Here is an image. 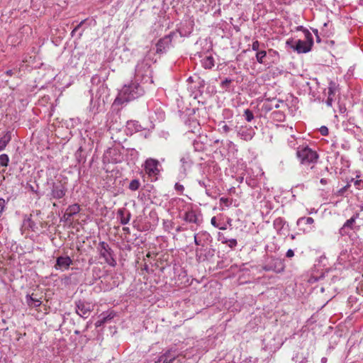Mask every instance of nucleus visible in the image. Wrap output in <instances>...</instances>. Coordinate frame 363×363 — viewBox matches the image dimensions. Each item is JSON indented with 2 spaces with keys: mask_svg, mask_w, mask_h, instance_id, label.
<instances>
[{
  "mask_svg": "<svg viewBox=\"0 0 363 363\" xmlns=\"http://www.w3.org/2000/svg\"><path fill=\"white\" fill-rule=\"evenodd\" d=\"M296 156L300 162L304 165L315 163L318 159V155L315 150L308 146H299L296 150Z\"/></svg>",
  "mask_w": 363,
  "mask_h": 363,
  "instance_id": "f257e3e1",
  "label": "nucleus"
},
{
  "mask_svg": "<svg viewBox=\"0 0 363 363\" xmlns=\"http://www.w3.org/2000/svg\"><path fill=\"white\" fill-rule=\"evenodd\" d=\"M305 40H298L295 45H291V48L298 53H306L311 50L313 45V38L311 33L308 30H304Z\"/></svg>",
  "mask_w": 363,
  "mask_h": 363,
  "instance_id": "f03ea898",
  "label": "nucleus"
},
{
  "mask_svg": "<svg viewBox=\"0 0 363 363\" xmlns=\"http://www.w3.org/2000/svg\"><path fill=\"white\" fill-rule=\"evenodd\" d=\"M100 256L103 257L105 262L111 267L116 265V261L112 256V250L109 245L105 242H100L99 244Z\"/></svg>",
  "mask_w": 363,
  "mask_h": 363,
  "instance_id": "7ed1b4c3",
  "label": "nucleus"
},
{
  "mask_svg": "<svg viewBox=\"0 0 363 363\" xmlns=\"http://www.w3.org/2000/svg\"><path fill=\"white\" fill-rule=\"evenodd\" d=\"M124 94H127V100H133L142 95V89L136 83H131L123 89Z\"/></svg>",
  "mask_w": 363,
  "mask_h": 363,
  "instance_id": "20e7f679",
  "label": "nucleus"
},
{
  "mask_svg": "<svg viewBox=\"0 0 363 363\" xmlns=\"http://www.w3.org/2000/svg\"><path fill=\"white\" fill-rule=\"evenodd\" d=\"M159 162L157 160L149 158L145 162V170L149 177L157 176L159 172Z\"/></svg>",
  "mask_w": 363,
  "mask_h": 363,
  "instance_id": "39448f33",
  "label": "nucleus"
},
{
  "mask_svg": "<svg viewBox=\"0 0 363 363\" xmlns=\"http://www.w3.org/2000/svg\"><path fill=\"white\" fill-rule=\"evenodd\" d=\"M67 192L65 184L61 182L54 184L51 191V196L53 199H60L64 197Z\"/></svg>",
  "mask_w": 363,
  "mask_h": 363,
  "instance_id": "423d86ee",
  "label": "nucleus"
},
{
  "mask_svg": "<svg viewBox=\"0 0 363 363\" xmlns=\"http://www.w3.org/2000/svg\"><path fill=\"white\" fill-rule=\"evenodd\" d=\"M76 312L82 318H87L91 312V306L88 303L79 301L76 303Z\"/></svg>",
  "mask_w": 363,
  "mask_h": 363,
  "instance_id": "0eeeda50",
  "label": "nucleus"
},
{
  "mask_svg": "<svg viewBox=\"0 0 363 363\" xmlns=\"http://www.w3.org/2000/svg\"><path fill=\"white\" fill-rule=\"evenodd\" d=\"M72 263V261L69 257H59L57 259L55 268L67 269Z\"/></svg>",
  "mask_w": 363,
  "mask_h": 363,
  "instance_id": "6e6552de",
  "label": "nucleus"
},
{
  "mask_svg": "<svg viewBox=\"0 0 363 363\" xmlns=\"http://www.w3.org/2000/svg\"><path fill=\"white\" fill-rule=\"evenodd\" d=\"M184 220L188 223H193L196 225L200 224L199 216L196 211L191 209L185 212L184 215Z\"/></svg>",
  "mask_w": 363,
  "mask_h": 363,
  "instance_id": "1a4fd4ad",
  "label": "nucleus"
},
{
  "mask_svg": "<svg viewBox=\"0 0 363 363\" xmlns=\"http://www.w3.org/2000/svg\"><path fill=\"white\" fill-rule=\"evenodd\" d=\"M177 359V357H176L174 354H172L170 350H168L160 356L155 363H172L174 361H176Z\"/></svg>",
  "mask_w": 363,
  "mask_h": 363,
  "instance_id": "9d476101",
  "label": "nucleus"
},
{
  "mask_svg": "<svg viewBox=\"0 0 363 363\" xmlns=\"http://www.w3.org/2000/svg\"><path fill=\"white\" fill-rule=\"evenodd\" d=\"M170 42L171 38H169V36L167 35L164 37L163 38L160 39L156 44L157 53L162 52Z\"/></svg>",
  "mask_w": 363,
  "mask_h": 363,
  "instance_id": "9b49d317",
  "label": "nucleus"
},
{
  "mask_svg": "<svg viewBox=\"0 0 363 363\" xmlns=\"http://www.w3.org/2000/svg\"><path fill=\"white\" fill-rule=\"evenodd\" d=\"M118 215L120 218L121 223L123 225L127 224L130 219V213L125 208H121L118 211Z\"/></svg>",
  "mask_w": 363,
  "mask_h": 363,
  "instance_id": "f8f14e48",
  "label": "nucleus"
},
{
  "mask_svg": "<svg viewBox=\"0 0 363 363\" xmlns=\"http://www.w3.org/2000/svg\"><path fill=\"white\" fill-rule=\"evenodd\" d=\"M80 211V206L79 205L75 203L73 205H71L68 206V208L66 210L65 216H67V218H70L73 216L74 215L77 214Z\"/></svg>",
  "mask_w": 363,
  "mask_h": 363,
  "instance_id": "ddd939ff",
  "label": "nucleus"
},
{
  "mask_svg": "<svg viewBox=\"0 0 363 363\" xmlns=\"http://www.w3.org/2000/svg\"><path fill=\"white\" fill-rule=\"evenodd\" d=\"M202 65L205 69H211L214 67V59L212 56H207L202 60Z\"/></svg>",
  "mask_w": 363,
  "mask_h": 363,
  "instance_id": "4468645a",
  "label": "nucleus"
},
{
  "mask_svg": "<svg viewBox=\"0 0 363 363\" xmlns=\"http://www.w3.org/2000/svg\"><path fill=\"white\" fill-rule=\"evenodd\" d=\"M11 140V133L8 131L0 138V151H1Z\"/></svg>",
  "mask_w": 363,
  "mask_h": 363,
  "instance_id": "2eb2a0df",
  "label": "nucleus"
},
{
  "mask_svg": "<svg viewBox=\"0 0 363 363\" xmlns=\"http://www.w3.org/2000/svg\"><path fill=\"white\" fill-rule=\"evenodd\" d=\"M266 56H267L266 51H264V50L258 51L256 53V60L259 63L262 64V63H264V59L266 57Z\"/></svg>",
  "mask_w": 363,
  "mask_h": 363,
  "instance_id": "dca6fc26",
  "label": "nucleus"
},
{
  "mask_svg": "<svg viewBox=\"0 0 363 363\" xmlns=\"http://www.w3.org/2000/svg\"><path fill=\"white\" fill-rule=\"evenodd\" d=\"M140 183L138 179H133L129 184V189L131 191H136L140 188Z\"/></svg>",
  "mask_w": 363,
  "mask_h": 363,
  "instance_id": "f3484780",
  "label": "nucleus"
},
{
  "mask_svg": "<svg viewBox=\"0 0 363 363\" xmlns=\"http://www.w3.org/2000/svg\"><path fill=\"white\" fill-rule=\"evenodd\" d=\"M27 302L28 305L33 307L40 306L41 304V301L35 298L30 297L28 298Z\"/></svg>",
  "mask_w": 363,
  "mask_h": 363,
  "instance_id": "a211bd4d",
  "label": "nucleus"
},
{
  "mask_svg": "<svg viewBox=\"0 0 363 363\" xmlns=\"http://www.w3.org/2000/svg\"><path fill=\"white\" fill-rule=\"evenodd\" d=\"M357 217V214L356 216H352V218H350L349 220H347L345 224H344V227L345 228H352V225L353 223L355 222V220H356V218Z\"/></svg>",
  "mask_w": 363,
  "mask_h": 363,
  "instance_id": "6ab92c4d",
  "label": "nucleus"
},
{
  "mask_svg": "<svg viewBox=\"0 0 363 363\" xmlns=\"http://www.w3.org/2000/svg\"><path fill=\"white\" fill-rule=\"evenodd\" d=\"M9 162V157L6 154H2L0 155V165L1 166H7Z\"/></svg>",
  "mask_w": 363,
  "mask_h": 363,
  "instance_id": "aec40b11",
  "label": "nucleus"
},
{
  "mask_svg": "<svg viewBox=\"0 0 363 363\" xmlns=\"http://www.w3.org/2000/svg\"><path fill=\"white\" fill-rule=\"evenodd\" d=\"M244 116L247 121L250 122L254 118V114L250 109H246Z\"/></svg>",
  "mask_w": 363,
  "mask_h": 363,
  "instance_id": "412c9836",
  "label": "nucleus"
},
{
  "mask_svg": "<svg viewBox=\"0 0 363 363\" xmlns=\"http://www.w3.org/2000/svg\"><path fill=\"white\" fill-rule=\"evenodd\" d=\"M223 243H227L228 245L230 247V248H233L235 247L238 242H237V240L235 239H230V240H225V241H223Z\"/></svg>",
  "mask_w": 363,
  "mask_h": 363,
  "instance_id": "4be33fe9",
  "label": "nucleus"
},
{
  "mask_svg": "<svg viewBox=\"0 0 363 363\" xmlns=\"http://www.w3.org/2000/svg\"><path fill=\"white\" fill-rule=\"evenodd\" d=\"M220 203H223L225 206L228 207L232 204V200L228 198L221 197Z\"/></svg>",
  "mask_w": 363,
  "mask_h": 363,
  "instance_id": "5701e85b",
  "label": "nucleus"
},
{
  "mask_svg": "<svg viewBox=\"0 0 363 363\" xmlns=\"http://www.w3.org/2000/svg\"><path fill=\"white\" fill-rule=\"evenodd\" d=\"M231 82H232V79L226 78L225 80H223L221 82L220 86L222 88L227 89Z\"/></svg>",
  "mask_w": 363,
  "mask_h": 363,
  "instance_id": "b1692460",
  "label": "nucleus"
},
{
  "mask_svg": "<svg viewBox=\"0 0 363 363\" xmlns=\"http://www.w3.org/2000/svg\"><path fill=\"white\" fill-rule=\"evenodd\" d=\"M305 220L306 224L311 225L314 223V219L311 217L301 218L298 219V222Z\"/></svg>",
  "mask_w": 363,
  "mask_h": 363,
  "instance_id": "393cba45",
  "label": "nucleus"
},
{
  "mask_svg": "<svg viewBox=\"0 0 363 363\" xmlns=\"http://www.w3.org/2000/svg\"><path fill=\"white\" fill-rule=\"evenodd\" d=\"M259 47H260V43L258 40H255L252 43V49L254 50V51H259Z\"/></svg>",
  "mask_w": 363,
  "mask_h": 363,
  "instance_id": "a878e982",
  "label": "nucleus"
},
{
  "mask_svg": "<svg viewBox=\"0 0 363 363\" xmlns=\"http://www.w3.org/2000/svg\"><path fill=\"white\" fill-rule=\"evenodd\" d=\"M174 188L175 189L179 191L181 194H183V191L184 190V186L179 184V183H176L175 184V186H174Z\"/></svg>",
  "mask_w": 363,
  "mask_h": 363,
  "instance_id": "bb28decb",
  "label": "nucleus"
},
{
  "mask_svg": "<svg viewBox=\"0 0 363 363\" xmlns=\"http://www.w3.org/2000/svg\"><path fill=\"white\" fill-rule=\"evenodd\" d=\"M333 101H334V96H328V99L326 100V102H325L326 105L329 107L332 106Z\"/></svg>",
  "mask_w": 363,
  "mask_h": 363,
  "instance_id": "cd10ccee",
  "label": "nucleus"
},
{
  "mask_svg": "<svg viewBox=\"0 0 363 363\" xmlns=\"http://www.w3.org/2000/svg\"><path fill=\"white\" fill-rule=\"evenodd\" d=\"M320 132L322 135H327L328 134V129L325 126H322L320 128Z\"/></svg>",
  "mask_w": 363,
  "mask_h": 363,
  "instance_id": "c85d7f7f",
  "label": "nucleus"
},
{
  "mask_svg": "<svg viewBox=\"0 0 363 363\" xmlns=\"http://www.w3.org/2000/svg\"><path fill=\"white\" fill-rule=\"evenodd\" d=\"M108 317H104V318H103V319H102V320H98V321L96 323V327L100 326L101 324L104 323L107 320V319H108Z\"/></svg>",
  "mask_w": 363,
  "mask_h": 363,
  "instance_id": "c756f323",
  "label": "nucleus"
},
{
  "mask_svg": "<svg viewBox=\"0 0 363 363\" xmlns=\"http://www.w3.org/2000/svg\"><path fill=\"white\" fill-rule=\"evenodd\" d=\"M286 256L289 258L294 257V250H292L291 249L288 250L286 252Z\"/></svg>",
  "mask_w": 363,
  "mask_h": 363,
  "instance_id": "7c9ffc66",
  "label": "nucleus"
},
{
  "mask_svg": "<svg viewBox=\"0 0 363 363\" xmlns=\"http://www.w3.org/2000/svg\"><path fill=\"white\" fill-rule=\"evenodd\" d=\"M211 223L213 226H214L215 228H218V225L216 222V218L215 216H213L211 220Z\"/></svg>",
  "mask_w": 363,
  "mask_h": 363,
  "instance_id": "2f4dec72",
  "label": "nucleus"
},
{
  "mask_svg": "<svg viewBox=\"0 0 363 363\" xmlns=\"http://www.w3.org/2000/svg\"><path fill=\"white\" fill-rule=\"evenodd\" d=\"M328 96H335V88L333 86H330L328 88Z\"/></svg>",
  "mask_w": 363,
  "mask_h": 363,
  "instance_id": "473e14b6",
  "label": "nucleus"
},
{
  "mask_svg": "<svg viewBox=\"0 0 363 363\" xmlns=\"http://www.w3.org/2000/svg\"><path fill=\"white\" fill-rule=\"evenodd\" d=\"M176 363H188L184 357L179 358L177 357V359H176Z\"/></svg>",
  "mask_w": 363,
  "mask_h": 363,
  "instance_id": "72a5a7b5",
  "label": "nucleus"
},
{
  "mask_svg": "<svg viewBox=\"0 0 363 363\" xmlns=\"http://www.w3.org/2000/svg\"><path fill=\"white\" fill-rule=\"evenodd\" d=\"M279 265H280V268H279V269H278L276 271L277 273L281 272H283V271H284V267L283 264H282L280 261H279Z\"/></svg>",
  "mask_w": 363,
  "mask_h": 363,
  "instance_id": "f704fd0d",
  "label": "nucleus"
},
{
  "mask_svg": "<svg viewBox=\"0 0 363 363\" xmlns=\"http://www.w3.org/2000/svg\"><path fill=\"white\" fill-rule=\"evenodd\" d=\"M194 242L196 245H202L201 240H199L196 236H194Z\"/></svg>",
  "mask_w": 363,
  "mask_h": 363,
  "instance_id": "c9c22d12",
  "label": "nucleus"
},
{
  "mask_svg": "<svg viewBox=\"0 0 363 363\" xmlns=\"http://www.w3.org/2000/svg\"><path fill=\"white\" fill-rule=\"evenodd\" d=\"M17 71L16 69H9L6 72V74L8 75H11L13 73L16 72Z\"/></svg>",
  "mask_w": 363,
  "mask_h": 363,
  "instance_id": "e433bc0d",
  "label": "nucleus"
},
{
  "mask_svg": "<svg viewBox=\"0 0 363 363\" xmlns=\"http://www.w3.org/2000/svg\"><path fill=\"white\" fill-rule=\"evenodd\" d=\"M286 44L288 45H289L291 48V45H294V40L293 39H288L287 41H286Z\"/></svg>",
  "mask_w": 363,
  "mask_h": 363,
  "instance_id": "4c0bfd02",
  "label": "nucleus"
},
{
  "mask_svg": "<svg viewBox=\"0 0 363 363\" xmlns=\"http://www.w3.org/2000/svg\"><path fill=\"white\" fill-rule=\"evenodd\" d=\"M361 183H362V181L361 180H357L354 183V185L357 186V188H360V185H361Z\"/></svg>",
  "mask_w": 363,
  "mask_h": 363,
  "instance_id": "58836bf2",
  "label": "nucleus"
},
{
  "mask_svg": "<svg viewBox=\"0 0 363 363\" xmlns=\"http://www.w3.org/2000/svg\"><path fill=\"white\" fill-rule=\"evenodd\" d=\"M320 183H321L322 184H323V185L326 184H327V179H324V178L321 179H320Z\"/></svg>",
  "mask_w": 363,
  "mask_h": 363,
  "instance_id": "ea45409f",
  "label": "nucleus"
},
{
  "mask_svg": "<svg viewBox=\"0 0 363 363\" xmlns=\"http://www.w3.org/2000/svg\"><path fill=\"white\" fill-rule=\"evenodd\" d=\"M123 231L126 232L127 233H130L129 228H128V227H123Z\"/></svg>",
  "mask_w": 363,
  "mask_h": 363,
  "instance_id": "a19ab883",
  "label": "nucleus"
},
{
  "mask_svg": "<svg viewBox=\"0 0 363 363\" xmlns=\"http://www.w3.org/2000/svg\"><path fill=\"white\" fill-rule=\"evenodd\" d=\"M346 189H347V186L343 187L342 189H341L340 191L344 192L346 190Z\"/></svg>",
  "mask_w": 363,
  "mask_h": 363,
  "instance_id": "79ce46f5",
  "label": "nucleus"
},
{
  "mask_svg": "<svg viewBox=\"0 0 363 363\" xmlns=\"http://www.w3.org/2000/svg\"><path fill=\"white\" fill-rule=\"evenodd\" d=\"M218 228H219V229H220V230H225V229H226V228H225V227H219V226H218Z\"/></svg>",
  "mask_w": 363,
  "mask_h": 363,
  "instance_id": "37998d69",
  "label": "nucleus"
},
{
  "mask_svg": "<svg viewBox=\"0 0 363 363\" xmlns=\"http://www.w3.org/2000/svg\"><path fill=\"white\" fill-rule=\"evenodd\" d=\"M82 23H82H80V24H79L77 28H75V29L72 31V33H73V32H74L76 30H77V28L79 27V26H80Z\"/></svg>",
  "mask_w": 363,
  "mask_h": 363,
  "instance_id": "c03bdc74",
  "label": "nucleus"
},
{
  "mask_svg": "<svg viewBox=\"0 0 363 363\" xmlns=\"http://www.w3.org/2000/svg\"><path fill=\"white\" fill-rule=\"evenodd\" d=\"M20 230L21 231V233H23V225L21 226Z\"/></svg>",
  "mask_w": 363,
  "mask_h": 363,
  "instance_id": "a18cd8bd",
  "label": "nucleus"
},
{
  "mask_svg": "<svg viewBox=\"0 0 363 363\" xmlns=\"http://www.w3.org/2000/svg\"><path fill=\"white\" fill-rule=\"evenodd\" d=\"M274 107H275L276 108H278L279 107V105L278 104H277L274 106Z\"/></svg>",
  "mask_w": 363,
  "mask_h": 363,
  "instance_id": "49530a36",
  "label": "nucleus"
},
{
  "mask_svg": "<svg viewBox=\"0 0 363 363\" xmlns=\"http://www.w3.org/2000/svg\"><path fill=\"white\" fill-rule=\"evenodd\" d=\"M267 110H268V111H270V110H272V107H269V106H267Z\"/></svg>",
  "mask_w": 363,
  "mask_h": 363,
  "instance_id": "de8ad7c7",
  "label": "nucleus"
},
{
  "mask_svg": "<svg viewBox=\"0 0 363 363\" xmlns=\"http://www.w3.org/2000/svg\"><path fill=\"white\" fill-rule=\"evenodd\" d=\"M267 110H268V111H270V110H272V107H269V106H267Z\"/></svg>",
  "mask_w": 363,
  "mask_h": 363,
  "instance_id": "09e8293b",
  "label": "nucleus"
},
{
  "mask_svg": "<svg viewBox=\"0 0 363 363\" xmlns=\"http://www.w3.org/2000/svg\"><path fill=\"white\" fill-rule=\"evenodd\" d=\"M224 128H225V130H227L228 128L227 127V125H225Z\"/></svg>",
  "mask_w": 363,
  "mask_h": 363,
  "instance_id": "8fccbe9b",
  "label": "nucleus"
},
{
  "mask_svg": "<svg viewBox=\"0 0 363 363\" xmlns=\"http://www.w3.org/2000/svg\"><path fill=\"white\" fill-rule=\"evenodd\" d=\"M362 187H363V181H362Z\"/></svg>",
  "mask_w": 363,
  "mask_h": 363,
  "instance_id": "3c124183",
  "label": "nucleus"
}]
</instances>
